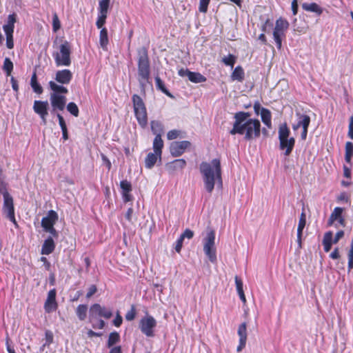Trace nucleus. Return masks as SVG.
<instances>
[{
  "mask_svg": "<svg viewBox=\"0 0 353 353\" xmlns=\"http://www.w3.org/2000/svg\"><path fill=\"white\" fill-rule=\"evenodd\" d=\"M347 137L350 139H353V116H351L349 119Z\"/></svg>",
  "mask_w": 353,
  "mask_h": 353,
  "instance_id": "603ef678",
  "label": "nucleus"
},
{
  "mask_svg": "<svg viewBox=\"0 0 353 353\" xmlns=\"http://www.w3.org/2000/svg\"><path fill=\"white\" fill-rule=\"evenodd\" d=\"M344 236V231L339 230L336 232L334 238L333 239V233L328 231L325 233L323 239V249L325 252H328L331 248L332 243H336Z\"/></svg>",
  "mask_w": 353,
  "mask_h": 353,
  "instance_id": "f8f14e48",
  "label": "nucleus"
},
{
  "mask_svg": "<svg viewBox=\"0 0 353 353\" xmlns=\"http://www.w3.org/2000/svg\"><path fill=\"white\" fill-rule=\"evenodd\" d=\"M132 101L134 116L139 125L142 128H146L148 123V119L147 108L143 100L139 95L134 94L132 97Z\"/></svg>",
  "mask_w": 353,
  "mask_h": 353,
  "instance_id": "39448f33",
  "label": "nucleus"
},
{
  "mask_svg": "<svg viewBox=\"0 0 353 353\" xmlns=\"http://www.w3.org/2000/svg\"><path fill=\"white\" fill-rule=\"evenodd\" d=\"M56 294L57 292L55 289L50 290L48 292V297L44 304L46 312L50 313L57 309L58 304L56 301Z\"/></svg>",
  "mask_w": 353,
  "mask_h": 353,
  "instance_id": "f3484780",
  "label": "nucleus"
},
{
  "mask_svg": "<svg viewBox=\"0 0 353 353\" xmlns=\"http://www.w3.org/2000/svg\"><path fill=\"white\" fill-rule=\"evenodd\" d=\"M3 197V210L7 214V217L14 224L17 225V221L14 216V207L13 203V198L10 194H6Z\"/></svg>",
  "mask_w": 353,
  "mask_h": 353,
  "instance_id": "4468645a",
  "label": "nucleus"
},
{
  "mask_svg": "<svg viewBox=\"0 0 353 353\" xmlns=\"http://www.w3.org/2000/svg\"><path fill=\"white\" fill-rule=\"evenodd\" d=\"M10 82L13 90L17 94L19 92V89L17 80L14 77H12L10 79Z\"/></svg>",
  "mask_w": 353,
  "mask_h": 353,
  "instance_id": "13d9d810",
  "label": "nucleus"
},
{
  "mask_svg": "<svg viewBox=\"0 0 353 353\" xmlns=\"http://www.w3.org/2000/svg\"><path fill=\"white\" fill-rule=\"evenodd\" d=\"M57 118H58V120H59V125L61 128V130H65V129H68L67 128V125H66V123H65V121L63 119V117L60 114H57Z\"/></svg>",
  "mask_w": 353,
  "mask_h": 353,
  "instance_id": "bf43d9fd",
  "label": "nucleus"
},
{
  "mask_svg": "<svg viewBox=\"0 0 353 353\" xmlns=\"http://www.w3.org/2000/svg\"><path fill=\"white\" fill-rule=\"evenodd\" d=\"M199 170L203 177L204 188L211 194L217 183L222 186V170L219 159H214L210 162H202Z\"/></svg>",
  "mask_w": 353,
  "mask_h": 353,
  "instance_id": "f03ea898",
  "label": "nucleus"
},
{
  "mask_svg": "<svg viewBox=\"0 0 353 353\" xmlns=\"http://www.w3.org/2000/svg\"><path fill=\"white\" fill-rule=\"evenodd\" d=\"M345 154L353 157V143L350 141H347L345 146Z\"/></svg>",
  "mask_w": 353,
  "mask_h": 353,
  "instance_id": "864d4df0",
  "label": "nucleus"
},
{
  "mask_svg": "<svg viewBox=\"0 0 353 353\" xmlns=\"http://www.w3.org/2000/svg\"><path fill=\"white\" fill-rule=\"evenodd\" d=\"M72 79V73L70 70H58L55 74V80L63 85L69 84Z\"/></svg>",
  "mask_w": 353,
  "mask_h": 353,
  "instance_id": "aec40b11",
  "label": "nucleus"
},
{
  "mask_svg": "<svg viewBox=\"0 0 353 353\" xmlns=\"http://www.w3.org/2000/svg\"><path fill=\"white\" fill-rule=\"evenodd\" d=\"M3 69L6 72L7 76H10L13 70V63L8 57L4 59Z\"/></svg>",
  "mask_w": 353,
  "mask_h": 353,
  "instance_id": "4c0bfd02",
  "label": "nucleus"
},
{
  "mask_svg": "<svg viewBox=\"0 0 353 353\" xmlns=\"http://www.w3.org/2000/svg\"><path fill=\"white\" fill-rule=\"evenodd\" d=\"M138 76L141 90L145 94V83L148 81L150 74V65L148 49L143 46L138 50Z\"/></svg>",
  "mask_w": 353,
  "mask_h": 353,
  "instance_id": "7ed1b4c3",
  "label": "nucleus"
},
{
  "mask_svg": "<svg viewBox=\"0 0 353 353\" xmlns=\"http://www.w3.org/2000/svg\"><path fill=\"white\" fill-rule=\"evenodd\" d=\"M305 224H306V216H305V212H302V213L301 214L300 218H299L298 228H297V232H299V233L303 232V230L305 226Z\"/></svg>",
  "mask_w": 353,
  "mask_h": 353,
  "instance_id": "a19ab883",
  "label": "nucleus"
},
{
  "mask_svg": "<svg viewBox=\"0 0 353 353\" xmlns=\"http://www.w3.org/2000/svg\"><path fill=\"white\" fill-rule=\"evenodd\" d=\"M203 251L212 263L216 261V250L215 248V232L212 229L208 230L203 239Z\"/></svg>",
  "mask_w": 353,
  "mask_h": 353,
  "instance_id": "0eeeda50",
  "label": "nucleus"
},
{
  "mask_svg": "<svg viewBox=\"0 0 353 353\" xmlns=\"http://www.w3.org/2000/svg\"><path fill=\"white\" fill-rule=\"evenodd\" d=\"M137 315V310L136 306L134 305H132L130 307V310L127 312L125 315V318L128 321H133Z\"/></svg>",
  "mask_w": 353,
  "mask_h": 353,
  "instance_id": "ea45409f",
  "label": "nucleus"
},
{
  "mask_svg": "<svg viewBox=\"0 0 353 353\" xmlns=\"http://www.w3.org/2000/svg\"><path fill=\"white\" fill-rule=\"evenodd\" d=\"M261 117L262 122L268 128H272V114L271 112L265 108H261Z\"/></svg>",
  "mask_w": 353,
  "mask_h": 353,
  "instance_id": "bb28decb",
  "label": "nucleus"
},
{
  "mask_svg": "<svg viewBox=\"0 0 353 353\" xmlns=\"http://www.w3.org/2000/svg\"><path fill=\"white\" fill-rule=\"evenodd\" d=\"M67 110L75 117H77L79 114V108L74 102H70L67 105Z\"/></svg>",
  "mask_w": 353,
  "mask_h": 353,
  "instance_id": "58836bf2",
  "label": "nucleus"
},
{
  "mask_svg": "<svg viewBox=\"0 0 353 353\" xmlns=\"http://www.w3.org/2000/svg\"><path fill=\"white\" fill-rule=\"evenodd\" d=\"M302 7L305 11L314 12L318 15H321L323 12V8L316 3H305L303 4Z\"/></svg>",
  "mask_w": 353,
  "mask_h": 353,
  "instance_id": "c756f323",
  "label": "nucleus"
},
{
  "mask_svg": "<svg viewBox=\"0 0 353 353\" xmlns=\"http://www.w3.org/2000/svg\"><path fill=\"white\" fill-rule=\"evenodd\" d=\"M30 85H31L33 91L35 93H37L38 94H41L43 93V88L39 83V82L37 81V75L36 70H34V71L33 72V73L32 74L31 79H30Z\"/></svg>",
  "mask_w": 353,
  "mask_h": 353,
  "instance_id": "a878e982",
  "label": "nucleus"
},
{
  "mask_svg": "<svg viewBox=\"0 0 353 353\" xmlns=\"http://www.w3.org/2000/svg\"><path fill=\"white\" fill-rule=\"evenodd\" d=\"M151 130L155 136L161 137L163 133V125L159 121L153 120L150 122Z\"/></svg>",
  "mask_w": 353,
  "mask_h": 353,
  "instance_id": "c85d7f7f",
  "label": "nucleus"
},
{
  "mask_svg": "<svg viewBox=\"0 0 353 353\" xmlns=\"http://www.w3.org/2000/svg\"><path fill=\"white\" fill-rule=\"evenodd\" d=\"M235 283L236 287V290L238 293L244 292L243 289V281L241 279H239L237 276H235Z\"/></svg>",
  "mask_w": 353,
  "mask_h": 353,
  "instance_id": "6e6d98bb",
  "label": "nucleus"
},
{
  "mask_svg": "<svg viewBox=\"0 0 353 353\" xmlns=\"http://www.w3.org/2000/svg\"><path fill=\"white\" fill-rule=\"evenodd\" d=\"M251 114L248 112L240 111L234 114V122L230 130L232 135L241 134L244 136L245 141H251L261 135V125L257 119H250Z\"/></svg>",
  "mask_w": 353,
  "mask_h": 353,
  "instance_id": "f257e3e1",
  "label": "nucleus"
},
{
  "mask_svg": "<svg viewBox=\"0 0 353 353\" xmlns=\"http://www.w3.org/2000/svg\"><path fill=\"white\" fill-rule=\"evenodd\" d=\"M290 130L287 124L283 123L279 128V148L281 150H285V155L289 156L294 147L295 139L294 137H289Z\"/></svg>",
  "mask_w": 353,
  "mask_h": 353,
  "instance_id": "423d86ee",
  "label": "nucleus"
},
{
  "mask_svg": "<svg viewBox=\"0 0 353 353\" xmlns=\"http://www.w3.org/2000/svg\"><path fill=\"white\" fill-rule=\"evenodd\" d=\"M97 292V288L95 285H91L88 290V292L86 294V297L88 299L92 296L96 292Z\"/></svg>",
  "mask_w": 353,
  "mask_h": 353,
  "instance_id": "4d7b16f0",
  "label": "nucleus"
},
{
  "mask_svg": "<svg viewBox=\"0 0 353 353\" xmlns=\"http://www.w3.org/2000/svg\"><path fill=\"white\" fill-rule=\"evenodd\" d=\"M191 71L188 70V69H184V68H181L179 72H178V74L179 76L183 77H189V72H190Z\"/></svg>",
  "mask_w": 353,
  "mask_h": 353,
  "instance_id": "774afa93",
  "label": "nucleus"
},
{
  "mask_svg": "<svg viewBox=\"0 0 353 353\" xmlns=\"http://www.w3.org/2000/svg\"><path fill=\"white\" fill-rule=\"evenodd\" d=\"M88 306L81 304L76 308V314L80 321H84L87 316Z\"/></svg>",
  "mask_w": 353,
  "mask_h": 353,
  "instance_id": "72a5a7b5",
  "label": "nucleus"
},
{
  "mask_svg": "<svg viewBox=\"0 0 353 353\" xmlns=\"http://www.w3.org/2000/svg\"><path fill=\"white\" fill-rule=\"evenodd\" d=\"M55 243L51 237L46 239L41 248V253L44 255H48L54 252Z\"/></svg>",
  "mask_w": 353,
  "mask_h": 353,
  "instance_id": "b1692460",
  "label": "nucleus"
},
{
  "mask_svg": "<svg viewBox=\"0 0 353 353\" xmlns=\"http://www.w3.org/2000/svg\"><path fill=\"white\" fill-rule=\"evenodd\" d=\"M161 159V156L157 155L155 152H150L145 159V166L148 169L152 168L157 161V159Z\"/></svg>",
  "mask_w": 353,
  "mask_h": 353,
  "instance_id": "393cba45",
  "label": "nucleus"
},
{
  "mask_svg": "<svg viewBox=\"0 0 353 353\" xmlns=\"http://www.w3.org/2000/svg\"><path fill=\"white\" fill-rule=\"evenodd\" d=\"M289 23L287 20L279 18L276 21L275 27L273 31L274 40L276 44H281L283 39L288 28Z\"/></svg>",
  "mask_w": 353,
  "mask_h": 353,
  "instance_id": "9d476101",
  "label": "nucleus"
},
{
  "mask_svg": "<svg viewBox=\"0 0 353 353\" xmlns=\"http://www.w3.org/2000/svg\"><path fill=\"white\" fill-rule=\"evenodd\" d=\"M163 141L160 136H155L153 140L152 148L154 150V152L157 154L159 156L162 155V150L163 148Z\"/></svg>",
  "mask_w": 353,
  "mask_h": 353,
  "instance_id": "7c9ffc66",
  "label": "nucleus"
},
{
  "mask_svg": "<svg viewBox=\"0 0 353 353\" xmlns=\"http://www.w3.org/2000/svg\"><path fill=\"white\" fill-rule=\"evenodd\" d=\"M245 78V72L243 68L240 65L236 66L231 74V79L233 81L242 82Z\"/></svg>",
  "mask_w": 353,
  "mask_h": 353,
  "instance_id": "2f4dec72",
  "label": "nucleus"
},
{
  "mask_svg": "<svg viewBox=\"0 0 353 353\" xmlns=\"http://www.w3.org/2000/svg\"><path fill=\"white\" fill-rule=\"evenodd\" d=\"M343 175L347 179H351V169L346 165H343Z\"/></svg>",
  "mask_w": 353,
  "mask_h": 353,
  "instance_id": "69168bd1",
  "label": "nucleus"
},
{
  "mask_svg": "<svg viewBox=\"0 0 353 353\" xmlns=\"http://www.w3.org/2000/svg\"><path fill=\"white\" fill-rule=\"evenodd\" d=\"M183 240L187 238L191 239L194 236V232L190 229H185V231L180 236Z\"/></svg>",
  "mask_w": 353,
  "mask_h": 353,
  "instance_id": "5fc2aeb1",
  "label": "nucleus"
},
{
  "mask_svg": "<svg viewBox=\"0 0 353 353\" xmlns=\"http://www.w3.org/2000/svg\"><path fill=\"white\" fill-rule=\"evenodd\" d=\"M54 336L53 333L50 330H46L45 332V340L46 342L43 344V347L49 346L53 343Z\"/></svg>",
  "mask_w": 353,
  "mask_h": 353,
  "instance_id": "37998d69",
  "label": "nucleus"
},
{
  "mask_svg": "<svg viewBox=\"0 0 353 353\" xmlns=\"http://www.w3.org/2000/svg\"><path fill=\"white\" fill-rule=\"evenodd\" d=\"M0 193L3 196L10 194L7 189V184L3 180H0Z\"/></svg>",
  "mask_w": 353,
  "mask_h": 353,
  "instance_id": "8fccbe9b",
  "label": "nucleus"
},
{
  "mask_svg": "<svg viewBox=\"0 0 353 353\" xmlns=\"http://www.w3.org/2000/svg\"><path fill=\"white\" fill-rule=\"evenodd\" d=\"M70 46H60L59 50L52 54L57 66H69L71 64Z\"/></svg>",
  "mask_w": 353,
  "mask_h": 353,
  "instance_id": "6e6552de",
  "label": "nucleus"
},
{
  "mask_svg": "<svg viewBox=\"0 0 353 353\" xmlns=\"http://www.w3.org/2000/svg\"><path fill=\"white\" fill-rule=\"evenodd\" d=\"M107 18V15L106 14H99L98 13V17H97V22H96V26L98 28H101L103 27V26L105 24V19Z\"/></svg>",
  "mask_w": 353,
  "mask_h": 353,
  "instance_id": "49530a36",
  "label": "nucleus"
},
{
  "mask_svg": "<svg viewBox=\"0 0 353 353\" xmlns=\"http://www.w3.org/2000/svg\"><path fill=\"white\" fill-rule=\"evenodd\" d=\"M186 165V161L183 159H178L168 163L165 168L169 174H172L176 171L182 170Z\"/></svg>",
  "mask_w": 353,
  "mask_h": 353,
  "instance_id": "4be33fe9",
  "label": "nucleus"
},
{
  "mask_svg": "<svg viewBox=\"0 0 353 353\" xmlns=\"http://www.w3.org/2000/svg\"><path fill=\"white\" fill-rule=\"evenodd\" d=\"M108 42V31L105 28H102L100 32V44H107Z\"/></svg>",
  "mask_w": 353,
  "mask_h": 353,
  "instance_id": "de8ad7c7",
  "label": "nucleus"
},
{
  "mask_svg": "<svg viewBox=\"0 0 353 353\" xmlns=\"http://www.w3.org/2000/svg\"><path fill=\"white\" fill-rule=\"evenodd\" d=\"M181 131L177 130H170L167 133V138L168 140H173L178 138L180 136Z\"/></svg>",
  "mask_w": 353,
  "mask_h": 353,
  "instance_id": "09e8293b",
  "label": "nucleus"
},
{
  "mask_svg": "<svg viewBox=\"0 0 353 353\" xmlns=\"http://www.w3.org/2000/svg\"><path fill=\"white\" fill-rule=\"evenodd\" d=\"M132 214H133V209H132V208H128L127 212H126V213H125V219L129 222L132 221Z\"/></svg>",
  "mask_w": 353,
  "mask_h": 353,
  "instance_id": "338daca9",
  "label": "nucleus"
},
{
  "mask_svg": "<svg viewBox=\"0 0 353 353\" xmlns=\"http://www.w3.org/2000/svg\"><path fill=\"white\" fill-rule=\"evenodd\" d=\"M343 212V208L341 207H336L332 212L331 213L330 218L327 221L328 226H331L334 224V223L341 218Z\"/></svg>",
  "mask_w": 353,
  "mask_h": 353,
  "instance_id": "cd10ccee",
  "label": "nucleus"
},
{
  "mask_svg": "<svg viewBox=\"0 0 353 353\" xmlns=\"http://www.w3.org/2000/svg\"><path fill=\"white\" fill-rule=\"evenodd\" d=\"M15 22V14H9L6 23L3 26L6 37V44H13V32Z\"/></svg>",
  "mask_w": 353,
  "mask_h": 353,
  "instance_id": "ddd939ff",
  "label": "nucleus"
},
{
  "mask_svg": "<svg viewBox=\"0 0 353 353\" xmlns=\"http://www.w3.org/2000/svg\"><path fill=\"white\" fill-rule=\"evenodd\" d=\"M188 79L193 83H203L206 81V78L199 72H189Z\"/></svg>",
  "mask_w": 353,
  "mask_h": 353,
  "instance_id": "f704fd0d",
  "label": "nucleus"
},
{
  "mask_svg": "<svg viewBox=\"0 0 353 353\" xmlns=\"http://www.w3.org/2000/svg\"><path fill=\"white\" fill-rule=\"evenodd\" d=\"M237 334L239 336V343L236 350L237 352H241L245 347L247 341V324L245 322L239 325Z\"/></svg>",
  "mask_w": 353,
  "mask_h": 353,
  "instance_id": "6ab92c4d",
  "label": "nucleus"
},
{
  "mask_svg": "<svg viewBox=\"0 0 353 353\" xmlns=\"http://www.w3.org/2000/svg\"><path fill=\"white\" fill-rule=\"evenodd\" d=\"M122 322H123V319H122L121 316L119 313H117L116 317L113 320L114 325L119 327L122 324Z\"/></svg>",
  "mask_w": 353,
  "mask_h": 353,
  "instance_id": "052dcab7",
  "label": "nucleus"
},
{
  "mask_svg": "<svg viewBox=\"0 0 353 353\" xmlns=\"http://www.w3.org/2000/svg\"><path fill=\"white\" fill-rule=\"evenodd\" d=\"M110 0H101L99 2L98 13L108 14Z\"/></svg>",
  "mask_w": 353,
  "mask_h": 353,
  "instance_id": "e433bc0d",
  "label": "nucleus"
},
{
  "mask_svg": "<svg viewBox=\"0 0 353 353\" xmlns=\"http://www.w3.org/2000/svg\"><path fill=\"white\" fill-rule=\"evenodd\" d=\"M58 214L53 210H50L48 212L47 216H44L41 219V226L44 230L49 228H52L56 222L58 221Z\"/></svg>",
  "mask_w": 353,
  "mask_h": 353,
  "instance_id": "a211bd4d",
  "label": "nucleus"
},
{
  "mask_svg": "<svg viewBox=\"0 0 353 353\" xmlns=\"http://www.w3.org/2000/svg\"><path fill=\"white\" fill-rule=\"evenodd\" d=\"M222 61L224 63L225 65L233 68L236 62V57L233 54H228V56L223 57Z\"/></svg>",
  "mask_w": 353,
  "mask_h": 353,
  "instance_id": "79ce46f5",
  "label": "nucleus"
},
{
  "mask_svg": "<svg viewBox=\"0 0 353 353\" xmlns=\"http://www.w3.org/2000/svg\"><path fill=\"white\" fill-rule=\"evenodd\" d=\"M120 187L123 201L125 203L131 201L132 200V196L130 194L132 190L131 183L127 180H123L120 182Z\"/></svg>",
  "mask_w": 353,
  "mask_h": 353,
  "instance_id": "412c9836",
  "label": "nucleus"
},
{
  "mask_svg": "<svg viewBox=\"0 0 353 353\" xmlns=\"http://www.w3.org/2000/svg\"><path fill=\"white\" fill-rule=\"evenodd\" d=\"M183 239H181V236L176 241V245H175L174 249L176 252L179 253L181 252V248L183 247Z\"/></svg>",
  "mask_w": 353,
  "mask_h": 353,
  "instance_id": "680f3d73",
  "label": "nucleus"
},
{
  "mask_svg": "<svg viewBox=\"0 0 353 353\" xmlns=\"http://www.w3.org/2000/svg\"><path fill=\"white\" fill-rule=\"evenodd\" d=\"M298 121L296 124L292 125L294 130H297L299 128H308L310 123V117L307 114L297 113Z\"/></svg>",
  "mask_w": 353,
  "mask_h": 353,
  "instance_id": "5701e85b",
  "label": "nucleus"
},
{
  "mask_svg": "<svg viewBox=\"0 0 353 353\" xmlns=\"http://www.w3.org/2000/svg\"><path fill=\"white\" fill-rule=\"evenodd\" d=\"M33 110L39 115L44 124L46 123V117L48 115V102L47 101L36 100L34 102Z\"/></svg>",
  "mask_w": 353,
  "mask_h": 353,
  "instance_id": "2eb2a0df",
  "label": "nucleus"
},
{
  "mask_svg": "<svg viewBox=\"0 0 353 353\" xmlns=\"http://www.w3.org/2000/svg\"><path fill=\"white\" fill-rule=\"evenodd\" d=\"M101 159L103 161V163H105V166L107 167L108 170H110L112 168V163L110 162V161L108 159V158L104 155V154H101Z\"/></svg>",
  "mask_w": 353,
  "mask_h": 353,
  "instance_id": "e2e57ef3",
  "label": "nucleus"
},
{
  "mask_svg": "<svg viewBox=\"0 0 353 353\" xmlns=\"http://www.w3.org/2000/svg\"><path fill=\"white\" fill-rule=\"evenodd\" d=\"M120 341V335L117 332H112L109 334L107 346L108 347H112L114 344Z\"/></svg>",
  "mask_w": 353,
  "mask_h": 353,
  "instance_id": "c9c22d12",
  "label": "nucleus"
},
{
  "mask_svg": "<svg viewBox=\"0 0 353 353\" xmlns=\"http://www.w3.org/2000/svg\"><path fill=\"white\" fill-rule=\"evenodd\" d=\"M347 256H348L347 268H348V270L350 271L353 268V240L351 242L350 249L349 250Z\"/></svg>",
  "mask_w": 353,
  "mask_h": 353,
  "instance_id": "c03bdc74",
  "label": "nucleus"
},
{
  "mask_svg": "<svg viewBox=\"0 0 353 353\" xmlns=\"http://www.w3.org/2000/svg\"><path fill=\"white\" fill-rule=\"evenodd\" d=\"M330 257L332 259H338L340 258V254L338 248H336L333 252H331Z\"/></svg>",
  "mask_w": 353,
  "mask_h": 353,
  "instance_id": "0e129e2a",
  "label": "nucleus"
},
{
  "mask_svg": "<svg viewBox=\"0 0 353 353\" xmlns=\"http://www.w3.org/2000/svg\"><path fill=\"white\" fill-rule=\"evenodd\" d=\"M157 325L156 319L152 316L146 313L139 321V327L141 332L148 337H153L154 336V330Z\"/></svg>",
  "mask_w": 353,
  "mask_h": 353,
  "instance_id": "1a4fd4ad",
  "label": "nucleus"
},
{
  "mask_svg": "<svg viewBox=\"0 0 353 353\" xmlns=\"http://www.w3.org/2000/svg\"><path fill=\"white\" fill-rule=\"evenodd\" d=\"M112 312L111 310L102 307L99 303H94L91 305L90 308V321L97 316L103 317L106 319H109L112 317Z\"/></svg>",
  "mask_w": 353,
  "mask_h": 353,
  "instance_id": "9b49d317",
  "label": "nucleus"
},
{
  "mask_svg": "<svg viewBox=\"0 0 353 353\" xmlns=\"http://www.w3.org/2000/svg\"><path fill=\"white\" fill-rule=\"evenodd\" d=\"M190 145L191 143L188 141L172 142L170 147V153L173 157H179Z\"/></svg>",
  "mask_w": 353,
  "mask_h": 353,
  "instance_id": "dca6fc26",
  "label": "nucleus"
},
{
  "mask_svg": "<svg viewBox=\"0 0 353 353\" xmlns=\"http://www.w3.org/2000/svg\"><path fill=\"white\" fill-rule=\"evenodd\" d=\"M48 85L52 91L50 95V100L53 110H63L66 103V97L63 94L68 92V89L63 85H58L53 81H50Z\"/></svg>",
  "mask_w": 353,
  "mask_h": 353,
  "instance_id": "20e7f679",
  "label": "nucleus"
},
{
  "mask_svg": "<svg viewBox=\"0 0 353 353\" xmlns=\"http://www.w3.org/2000/svg\"><path fill=\"white\" fill-rule=\"evenodd\" d=\"M210 0H200L199 10L201 12L205 13L208 11V7Z\"/></svg>",
  "mask_w": 353,
  "mask_h": 353,
  "instance_id": "a18cd8bd",
  "label": "nucleus"
},
{
  "mask_svg": "<svg viewBox=\"0 0 353 353\" xmlns=\"http://www.w3.org/2000/svg\"><path fill=\"white\" fill-rule=\"evenodd\" d=\"M60 26H61V25H60L59 19L57 15L55 14H54L53 18H52L53 30L54 32L57 31L60 28Z\"/></svg>",
  "mask_w": 353,
  "mask_h": 353,
  "instance_id": "3c124183",
  "label": "nucleus"
},
{
  "mask_svg": "<svg viewBox=\"0 0 353 353\" xmlns=\"http://www.w3.org/2000/svg\"><path fill=\"white\" fill-rule=\"evenodd\" d=\"M155 84L157 90H161L163 93L170 98L174 97L170 91L166 88L164 82L159 76L155 77Z\"/></svg>",
  "mask_w": 353,
  "mask_h": 353,
  "instance_id": "473e14b6",
  "label": "nucleus"
}]
</instances>
